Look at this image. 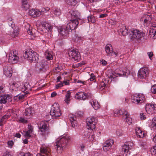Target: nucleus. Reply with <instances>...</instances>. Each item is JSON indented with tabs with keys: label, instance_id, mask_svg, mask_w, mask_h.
I'll return each instance as SVG.
<instances>
[{
	"label": "nucleus",
	"instance_id": "nucleus-10",
	"mask_svg": "<svg viewBox=\"0 0 156 156\" xmlns=\"http://www.w3.org/2000/svg\"><path fill=\"white\" fill-rule=\"evenodd\" d=\"M68 54L69 56L75 61L79 62L81 59L80 53L77 49H73L69 51Z\"/></svg>",
	"mask_w": 156,
	"mask_h": 156
},
{
	"label": "nucleus",
	"instance_id": "nucleus-35",
	"mask_svg": "<svg viewBox=\"0 0 156 156\" xmlns=\"http://www.w3.org/2000/svg\"><path fill=\"white\" fill-rule=\"evenodd\" d=\"M26 97L25 94H20L17 95L14 97V100L15 101H18L20 99H22Z\"/></svg>",
	"mask_w": 156,
	"mask_h": 156
},
{
	"label": "nucleus",
	"instance_id": "nucleus-39",
	"mask_svg": "<svg viewBox=\"0 0 156 156\" xmlns=\"http://www.w3.org/2000/svg\"><path fill=\"white\" fill-rule=\"evenodd\" d=\"M66 3L69 5L75 6L77 3V0H66Z\"/></svg>",
	"mask_w": 156,
	"mask_h": 156
},
{
	"label": "nucleus",
	"instance_id": "nucleus-40",
	"mask_svg": "<svg viewBox=\"0 0 156 156\" xmlns=\"http://www.w3.org/2000/svg\"><path fill=\"white\" fill-rule=\"evenodd\" d=\"M70 94L71 93L69 91H68L66 95V99L65 100V101L67 104L69 103L70 101Z\"/></svg>",
	"mask_w": 156,
	"mask_h": 156
},
{
	"label": "nucleus",
	"instance_id": "nucleus-45",
	"mask_svg": "<svg viewBox=\"0 0 156 156\" xmlns=\"http://www.w3.org/2000/svg\"><path fill=\"white\" fill-rule=\"evenodd\" d=\"M106 84L103 81L101 83L100 85L99 86V88L101 90H102L105 88Z\"/></svg>",
	"mask_w": 156,
	"mask_h": 156
},
{
	"label": "nucleus",
	"instance_id": "nucleus-3",
	"mask_svg": "<svg viewBox=\"0 0 156 156\" xmlns=\"http://www.w3.org/2000/svg\"><path fill=\"white\" fill-rule=\"evenodd\" d=\"M39 131L43 140H46L50 134L49 126L46 122L41 121L38 126Z\"/></svg>",
	"mask_w": 156,
	"mask_h": 156
},
{
	"label": "nucleus",
	"instance_id": "nucleus-55",
	"mask_svg": "<svg viewBox=\"0 0 156 156\" xmlns=\"http://www.w3.org/2000/svg\"><path fill=\"white\" fill-rule=\"evenodd\" d=\"M106 145L103 144V148L104 151H107L110 150V148H109L108 147H106Z\"/></svg>",
	"mask_w": 156,
	"mask_h": 156
},
{
	"label": "nucleus",
	"instance_id": "nucleus-30",
	"mask_svg": "<svg viewBox=\"0 0 156 156\" xmlns=\"http://www.w3.org/2000/svg\"><path fill=\"white\" fill-rule=\"evenodd\" d=\"M126 111L125 109H115L113 111V116L114 117H117L119 115H123L124 114V113L126 112Z\"/></svg>",
	"mask_w": 156,
	"mask_h": 156
},
{
	"label": "nucleus",
	"instance_id": "nucleus-37",
	"mask_svg": "<svg viewBox=\"0 0 156 156\" xmlns=\"http://www.w3.org/2000/svg\"><path fill=\"white\" fill-rule=\"evenodd\" d=\"M42 26L44 27L47 30L50 31V32H51L53 28L52 26H51L50 24L46 23H43L42 24Z\"/></svg>",
	"mask_w": 156,
	"mask_h": 156
},
{
	"label": "nucleus",
	"instance_id": "nucleus-14",
	"mask_svg": "<svg viewBox=\"0 0 156 156\" xmlns=\"http://www.w3.org/2000/svg\"><path fill=\"white\" fill-rule=\"evenodd\" d=\"M12 100V98L9 95H2L0 96V110L2 107V104L9 102Z\"/></svg>",
	"mask_w": 156,
	"mask_h": 156
},
{
	"label": "nucleus",
	"instance_id": "nucleus-47",
	"mask_svg": "<svg viewBox=\"0 0 156 156\" xmlns=\"http://www.w3.org/2000/svg\"><path fill=\"white\" fill-rule=\"evenodd\" d=\"M76 116L78 117H81L83 115V112L80 111H78L76 113Z\"/></svg>",
	"mask_w": 156,
	"mask_h": 156
},
{
	"label": "nucleus",
	"instance_id": "nucleus-36",
	"mask_svg": "<svg viewBox=\"0 0 156 156\" xmlns=\"http://www.w3.org/2000/svg\"><path fill=\"white\" fill-rule=\"evenodd\" d=\"M120 31L123 36H125L127 34L128 30L126 27L125 26H122V28L120 29Z\"/></svg>",
	"mask_w": 156,
	"mask_h": 156
},
{
	"label": "nucleus",
	"instance_id": "nucleus-43",
	"mask_svg": "<svg viewBox=\"0 0 156 156\" xmlns=\"http://www.w3.org/2000/svg\"><path fill=\"white\" fill-rule=\"evenodd\" d=\"M18 121L19 122L22 123H27V120L22 117H20L18 119Z\"/></svg>",
	"mask_w": 156,
	"mask_h": 156
},
{
	"label": "nucleus",
	"instance_id": "nucleus-58",
	"mask_svg": "<svg viewBox=\"0 0 156 156\" xmlns=\"http://www.w3.org/2000/svg\"><path fill=\"white\" fill-rule=\"evenodd\" d=\"M147 54L150 60H151L152 59V56H153V53L152 52H148Z\"/></svg>",
	"mask_w": 156,
	"mask_h": 156
},
{
	"label": "nucleus",
	"instance_id": "nucleus-38",
	"mask_svg": "<svg viewBox=\"0 0 156 156\" xmlns=\"http://www.w3.org/2000/svg\"><path fill=\"white\" fill-rule=\"evenodd\" d=\"M53 14L56 16H59L61 14V11L60 9L58 8H54L52 9Z\"/></svg>",
	"mask_w": 156,
	"mask_h": 156
},
{
	"label": "nucleus",
	"instance_id": "nucleus-50",
	"mask_svg": "<svg viewBox=\"0 0 156 156\" xmlns=\"http://www.w3.org/2000/svg\"><path fill=\"white\" fill-rule=\"evenodd\" d=\"M151 152L152 154L156 155V146H154L151 149Z\"/></svg>",
	"mask_w": 156,
	"mask_h": 156
},
{
	"label": "nucleus",
	"instance_id": "nucleus-15",
	"mask_svg": "<svg viewBox=\"0 0 156 156\" xmlns=\"http://www.w3.org/2000/svg\"><path fill=\"white\" fill-rule=\"evenodd\" d=\"M145 110L148 114H151L156 113V105L147 104L145 106Z\"/></svg>",
	"mask_w": 156,
	"mask_h": 156
},
{
	"label": "nucleus",
	"instance_id": "nucleus-42",
	"mask_svg": "<svg viewBox=\"0 0 156 156\" xmlns=\"http://www.w3.org/2000/svg\"><path fill=\"white\" fill-rule=\"evenodd\" d=\"M45 54L47 59L50 60L53 59V56L51 52L47 51L45 52Z\"/></svg>",
	"mask_w": 156,
	"mask_h": 156
},
{
	"label": "nucleus",
	"instance_id": "nucleus-52",
	"mask_svg": "<svg viewBox=\"0 0 156 156\" xmlns=\"http://www.w3.org/2000/svg\"><path fill=\"white\" fill-rule=\"evenodd\" d=\"M151 90L152 93L156 94V85L153 86L151 88Z\"/></svg>",
	"mask_w": 156,
	"mask_h": 156
},
{
	"label": "nucleus",
	"instance_id": "nucleus-16",
	"mask_svg": "<svg viewBox=\"0 0 156 156\" xmlns=\"http://www.w3.org/2000/svg\"><path fill=\"white\" fill-rule=\"evenodd\" d=\"M79 23L78 19H73L70 20V22L67 24L66 26L69 28V30L72 31L73 30H75L77 26Z\"/></svg>",
	"mask_w": 156,
	"mask_h": 156
},
{
	"label": "nucleus",
	"instance_id": "nucleus-48",
	"mask_svg": "<svg viewBox=\"0 0 156 156\" xmlns=\"http://www.w3.org/2000/svg\"><path fill=\"white\" fill-rule=\"evenodd\" d=\"M90 21L92 23H95V20L94 17L92 16H88V21Z\"/></svg>",
	"mask_w": 156,
	"mask_h": 156
},
{
	"label": "nucleus",
	"instance_id": "nucleus-60",
	"mask_svg": "<svg viewBox=\"0 0 156 156\" xmlns=\"http://www.w3.org/2000/svg\"><path fill=\"white\" fill-rule=\"evenodd\" d=\"M27 30V32L28 34L30 35H32L33 34L32 31L30 28H28Z\"/></svg>",
	"mask_w": 156,
	"mask_h": 156
},
{
	"label": "nucleus",
	"instance_id": "nucleus-11",
	"mask_svg": "<svg viewBox=\"0 0 156 156\" xmlns=\"http://www.w3.org/2000/svg\"><path fill=\"white\" fill-rule=\"evenodd\" d=\"M105 50L107 55L109 56H113L114 57H116L120 54L117 51H113L112 46L110 44H108L106 45Z\"/></svg>",
	"mask_w": 156,
	"mask_h": 156
},
{
	"label": "nucleus",
	"instance_id": "nucleus-44",
	"mask_svg": "<svg viewBox=\"0 0 156 156\" xmlns=\"http://www.w3.org/2000/svg\"><path fill=\"white\" fill-rule=\"evenodd\" d=\"M19 32L17 30H15L13 31L11 35L12 37H15L17 36L19 34Z\"/></svg>",
	"mask_w": 156,
	"mask_h": 156
},
{
	"label": "nucleus",
	"instance_id": "nucleus-54",
	"mask_svg": "<svg viewBox=\"0 0 156 156\" xmlns=\"http://www.w3.org/2000/svg\"><path fill=\"white\" fill-rule=\"evenodd\" d=\"M20 155L21 156H33L32 154L29 153H27L24 154L23 153L21 152L20 153Z\"/></svg>",
	"mask_w": 156,
	"mask_h": 156
},
{
	"label": "nucleus",
	"instance_id": "nucleus-5",
	"mask_svg": "<svg viewBox=\"0 0 156 156\" xmlns=\"http://www.w3.org/2000/svg\"><path fill=\"white\" fill-rule=\"evenodd\" d=\"M98 121L97 118L92 116L88 119V133L90 132L89 137H91L90 141H93L94 139L93 136L94 135V130H95V125Z\"/></svg>",
	"mask_w": 156,
	"mask_h": 156
},
{
	"label": "nucleus",
	"instance_id": "nucleus-64",
	"mask_svg": "<svg viewBox=\"0 0 156 156\" xmlns=\"http://www.w3.org/2000/svg\"><path fill=\"white\" fill-rule=\"evenodd\" d=\"M75 40L76 41H78V40H79V39H80L81 38V37H80L78 36V35L76 34L75 35Z\"/></svg>",
	"mask_w": 156,
	"mask_h": 156
},
{
	"label": "nucleus",
	"instance_id": "nucleus-26",
	"mask_svg": "<svg viewBox=\"0 0 156 156\" xmlns=\"http://www.w3.org/2000/svg\"><path fill=\"white\" fill-rule=\"evenodd\" d=\"M122 119L123 120H125L129 125L131 124L132 122V119L129 116V114L127 111L124 113V114L122 117Z\"/></svg>",
	"mask_w": 156,
	"mask_h": 156
},
{
	"label": "nucleus",
	"instance_id": "nucleus-25",
	"mask_svg": "<svg viewBox=\"0 0 156 156\" xmlns=\"http://www.w3.org/2000/svg\"><path fill=\"white\" fill-rule=\"evenodd\" d=\"M69 118L72 126L73 128L75 127L77 123L76 117L73 114H70L69 115Z\"/></svg>",
	"mask_w": 156,
	"mask_h": 156
},
{
	"label": "nucleus",
	"instance_id": "nucleus-18",
	"mask_svg": "<svg viewBox=\"0 0 156 156\" xmlns=\"http://www.w3.org/2000/svg\"><path fill=\"white\" fill-rule=\"evenodd\" d=\"M58 31L59 34L64 37H67L69 32L70 31L69 28L68 27H60L58 29Z\"/></svg>",
	"mask_w": 156,
	"mask_h": 156
},
{
	"label": "nucleus",
	"instance_id": "nucleus-23",
	"mask_svg": "<svg viewBox=\"0 0 156 156\" xmlns=\"http://www.w3.org/2000/svg\"><path fill=\"white\" fill-rule=\"evenodd\" d=\"M29 13L30 15L33 17H35L41 15V12L40 11L34 9H31L30 10Z\"/></svg>",
	"mask_w": 156,
	"mask_h": 156
},
{
	"label": "nucleus",
	"instance_id": "nucleus-59",
	"mask_svg": "<svg viewBox=\"0 0 156 156\" xmlns=\"http://www.w3.org/2000/svg\"><path fill=\"white\" fill-rule=\"evenodd\" d=\"M83 136L84 138H86L87 139L88 136V132L86 131L84 132L83 133Z\"/></svg>",
	"mask_w": 156,
	"mask_h": 156
},
{
	"label": "nucleus",
	"instance_id": "nucleus-49",
	"mask_svg": "<svg viewBox=\"0 0 156 156\" xmlns=\"http://www.w3.org/2000/svg\"><path fill=\"white\" fill-rule=\"evenodd\" d=\"M50 9L48 7H46V8H41V12L43 13H45L48 11Z\"/></svg>",
	"mask_w": 156,
	"mask_h": 156
},
{
	"label": "nucleus",
	"instance_id": "nucleus-56",
	"mask_svg": "<svg viewBox=\"0 0 156 156\" xmlns=\"http://www.w3.org/2000/svg\"><path fill=\"white\" fill-rule=\"evenodd\" d=\"M63 86V83L61 82L60 83L57 84L55 85V88L57 89L59 87H61Z\"/></svg>",
	"mask_w": 156,
	"mask_h": 156
},
{
	"label": "nucleus",
	"instance_id": "nucleus-20",
	"mask_svg": "<svg viewBox=\"0 0 156 156\" xmlns=\"http://www.w3.org/2000/svg\"><path fill=\"white\" fill-rule=\"evenodd\" d=\"M40 152L46 156H50L51 154L50 149L44 144L43 145L40 147Z\"/></svg>",
	"mask_w": 156,
	"mask_h": 156
},
{
	"label": "nucleus",
	"instance_id": "nucleus-17",
	"mask_svg": "<svg viewBox=\"0 0 156 156\" xmlns=\"http://www.w3.org/2000/svg\"><path fill=\"white\" fill-rule=\"evenodd\" d=\"M148 74V69L147 67H143L140 69L138 71V76L141 78H146Z\"/></svg>",
	"mask_w": 156,
	"mask_h": 156
},
{
	"label": "nucleus",
	"instance_id": "nucleus-2",
	"mask_svg": "<svg viewBox=\"0 0 156 156\" xmlns=\"http://www.w3.org/2000/svg\"><path fill=\"white\" fill-rule=\"evenodd\" d=\"M70 137L68 135L63 136L60 139H58L55 143V147L58 153H61L64 148L68 144Z\"/></svg>",
	"mask_w": 156,
	"mask_h": 156
},
{
	"label": "nucleus",
	"instance_id": "nucleus-41",
	"mask_svg": "<svg viewBox=\"0 0 156 156\" xmlns=\"http://www.w3.org/2000/svg\"><path fill=\"white\" fill-rule=\"evenodd\" d=\"M113 143L114 141L112 139H109L106 140L104 144V145H108L111 147L113 144Z\"/></svg>",
	"mask_w": 156,
	"mask_h": 156
},
{
	"label": "nucleus",
	"instance_id": "nucleus-53",
	"mask_svg": "<svg viewBox=\"0 0 156 156\" xmlns=\"http://www.w3.org/2000/svg\"><path fill=\"white\" fill-rule=\"evenodd\" d=\"M90 77L89 79H88V81L89 80L90 81L94 80L95 79V76L94 75V74L91 73L90 76Z\"/></svg>",
	"mask_w": 156,
	"mask_h": 156
},
{
	"label": "nucleus",
	"instance_id": "nucleus-6",
	"mask_svg": "<svg viewBox=\"0 0 156 156\" xmlns=\"http://www.w3.org/2000/svg\"><path fill=\"white\" fill-rule=\"evenodd\" d=\"M25 59L31 62H36L38 60V55L36 52L31 50H27L23 55Z\"/></svg>",
	"mask_w": 156,
	"mask_h": 156
},
{
	"label": "nucleus",
	"instance_id": "nucleus-63",
	"mask_svg": "<svg viewBox=\"0 0 156 156\" xmlns=\"http://www.w3.org/2000/svg\"><path fill=\"white\" fill-rule=\"evenodd\" d=\"M107 16V14H101L100 15L99 17L101 18H104Z\"/></svg>",
	"mask_w": 156,
	"mask_h": 156
},
{
	"label": "nucleus",
	"instance_id": "nucleus-9",
	"mask_svg": "<svg viewBox=\"0 0 156 156\" xmlns=\"http://www.w3.org/2000/svg\"><path fill=\"white\" fill-rule=\"evenodd\" d=\"M51 115L54 118L59 117L61 115V111L58 107V105L55 104L51 108L50 112Z\"/></svg>",
	"mask_w": 156,
	"mask_h": 156
},
{
	"label": "nucleus",
	"instance_id": "nucleus-13",
	"mask_svg": "<svg viewBox=\"0 0 156 156\" xmlns=\"http://www.w3.org/2000/svg\"><path fill=\"white\" fill-rule=\"evenodd\" d=\"M90 98V100L89 103L91 106L95 110H96L100 108V105L98 102L93 98V97L91 94L88 93V99Z\"/></svg>",
	"mask_w": 156,
	"mask_h": 156
},
{
	"label": "nucleus",
	"instance_id": "nucleus-31",
	"mask_svg": "<svg viewBox=\"0 0 156 156\" xmlns=\"http://www.w3.org/2000/svg\"><path fill=\"white\" fill-rule=\"evenodd\" d=\"M69 13L71 15V18H74L76 19H78L80 16V12L76 10H72L69 12Z\"/></svg>",
	"mask_w": 156,
	"mask_h": 156
},
{
	"label": "nucleus",
	"instance_id": "nucleus-33",
	"mask_svg": "<svg viewBox=\"0 0 156 156\" xmlns=\"http://www.w3.org/2000/svg\"><path fill=\"white\" fill-rule=\"evenodd\" d=\"M39 67L41 69H47L48 67V64L46 60L43 59L39 63Z\"/></svg>",
	"mask_w": 156,
	"mask_h": 156
},
{
	"label": "nucleus",
	"instance_id": "nucleus-32",
	"mask_svg": "<svg viewBox=\"0 0 156 156\" xmlns=\"http://www.w3.org/2000/svg\"><path fill=\"white\" fill-rule=\"evenodd\" d=\"M136 133L138 137L139 138H143L144 136L145 133L139 128H137L135 129Z\"/></svg>",
	"mask_w": 156,
	"mask_h": 156
},
{
	"label": "nucleus",
	"instance_id": "nucleus-28",
	"mask_svg": "<svg viewBox=\"0 0 156 156\" xmlns=\"http://www.w3.org/2000/svg\"><path fill=\"white\" fill-rule=\"evenodd\" d=\"M33 127L31 126H28V130L25 132L24 134L25 136L27 138H29L33 135Z\"/></svg>",
	"mask_w": 156,
	"mask_h": 156
},
{
	"label": "nucleus",
	"instance_id": "nucleus-21",
	"mask_svg": "<svg viewBox=\"0 0 156 156\" xmlns=\"http://www.w3.org/2000/svg\"><path fill=\"white\" fill-rule=\"evenodd\" d=\"M23 86L21 89V90L24 92L25 95L29 93V91L31 90V87L28 82H25L23 84Z\"/></svg>",
	"mask_w": 156,
	"mask_h": 156
},
{
	"label": "nucleus",
	"instance_id": "nucleus-4",
	"mask_svg": "<svg viewBox=\"0 0 156 156\" xmlns=\"http://www.w3.org/2000/svg\"><path fill=\"white\" fill-rule=\"evenodd\" d=\"M115 74L112 73V74L108 75V77L110 79H111V81L117 77L115 74L118 75L119 76H127L130 73V71L126 67L116 69L115 72Z\"/></svg>",
	"mask_w": 156,
	"mask_h": 156
},
{
	"label": "nucleus",
	"instance_id": "nucleus-1",
	"mask_svg": "<svg viewBox=\"0 0 156 156\" xmlns=\"http://www.w3.org/2000/svg\"><path fill=\"white\" fill-rule=\"evenodd\" d=\"M151 15L150 14L144 15L142 18V21H144L146 26H150L149 30V34L150 37L156 38V24L153 23L149 24V22L151 20Z\"/></svg>",
	"mask_w": 156,
	"mask_h": 156
},
{
	"label": "nucleus",
	"instance_id": "nucleus-57",
	"mask_svg": "<svg viewBox=\"0 0 156 156\" xmlns=\"http://www.w3.org/2000/svg\"><path fill=\"white\" fill-rule=\"evenodd\" d=\"M140 116L141 120H144L146 118L145 115L144 114V113H140Z\"/></svg>",
	"mask_w": 156,
	"mask_h": 156
},
{
	"label": "nucleus",
	"instance_id": "nucleus-27",
	"mask_svg": "<svg viewBox=\"0 0 156 156\" xmlns=\"http://www.w3.org/2000/svg\"><path fill=\"white\" fill-rule=\"evenodd\" d=\"M9 88L12 91H16L18 90L19 85L15 81L11 82L9 84Z\"/></svg>",
	"mask_w": 156,
	"mask_h": 156
},
{
	"label": "nucleus",
	"instance_id": "nucleus-12",
	"mask_svg": "<svg viewBox=\"0 0 156 156\" xmlns=\"http://www.w3.org/2000/svg\"><path fill=\"white\" fill-rule=\"evenodd\" d=\"M18 52L16 51H11L9 54V61L12 63H16L19 59Z\"/></svg>",
	"mask_w": 156,
	"mask_h": 156
},
{
	"label": "nucleus",
	"instance_id": "nucleus-8",
	"mask_svg": "<svg viewBox=\"0 0 156 156\" xmlns=\"http://www.w3.org/2000/svg\"><path fill=\"white\" fill-rule=\"evenodd\" d=\"M131 100L133 103L140 105L144 101V95L141 94H135L132 96Z\"/></svg>",
	"mask_w": 156,
	"mask_h": 156
},
{
	"label": "nucleus",
	"instance_id": "nucleus-24",
	"mask_svg": "<svg viewBox=\"0 0 156 156\" xmlns=\"http://www.w3.org/2000/svg\"><path fill=\"white\" fill-rule=\"evenodd\" d=\"M34 110L32 108H26L24 112L23 115L26 118H30L33 115Z\"/></svg>",
	"mask_w": 156,
	"mask_h": 156
},
{
	"label": "nucleus",
	"instance_id": "nucleus-34",
	"mask_svg": "<svg viewBox=\"0 0 156 156\" xmlns=\"http://www.w3.org/2000/svg\"><path fill=\"white\" fill-rule=\"evenodd\" d=\"M22 8L24 9V10H27L30 7V5L28 3L27 0H22Z\"/></svg>",
	"mask_w": 156,
	"mask_h": 156
},
{
	"label": "nucleus",
	"instance_id": "nucleus-29",
	"mask_svg": "<svg viewBox=\"0 0 156 156\" xmlns=\"http://www.w3.org/2000/svg\"><path fill=\"white\" fill-rule=\"evenodd\" d=\"M87 95L83 92H80L76 94L75 97L76 99L85 100L87 98Z\"/></svg>",
	"mask_w": 156,
	"mask_h": 156
},
{
	"label": "nucleus",
	"instance_id": "nucleus-61",
	"mask_svg": "<svg viewBox=\"0 0 156 156\" xmlns=\"http://www.w3.org/2000/svg\"><path fill=\"white\" fill-rule=\"evenodd\" d=\"M151 126L154 129L156 128V124L152 120Z\"/></svg>",
	"mask_w": 156,
	"mask_h": 156
},
{
	"label": "nucleus",
	"instance_id": "nucleus-51",
	"mask_svg": "<svg viewBox=\"0 0 156 156\" xmlns=\"http://www.w3.org/2000/svg\"><path fill=\"white\" fill-rule=\"evenodd\" d=\"M116 134L118 136H121L123 133V132L120 129H118L116 131Z\"/></svg>",
	"mask_w": 156,
	"mask_h": 156
},
{
	"label": "nucleus",
	"instance_id": "nucleus-19",
	"mask_svg": "<svg viewBox=\"0 0 156 156\" xmlns=\"http://www.w3.org/2000/svg\"><path fill=\"white\" fill-rule=\"evenodd\" d=\"M3 73L6 76L11 77L12 76V73L11 67L7 64L4 65L3 68Z\"/></svg>",
	"mask_w": 156,
	"mask_h": 156
},
{
	"label": "nucleus",
	"instance_id": "nucleus-7",
	"mask_svg": "<svg viewBox=\"0 0 156 156\" xmlns=\"http://www.w3.org/2000/svg\"><path fill=\"white\" fill-rule=\"evenodd\" d=\"M129 33V36L132 41H136L140 40L143 36V33L136 29H131Z\"/></svg>",
	"mask_w": 156,
	"mask_h": 156
},
{
	"label": "nucleus",
	"instance_id": "nucleus-46",
	"mask_svg": "<svg viewBox=\"0 0 156 156\" xmlns=\"http://www.w3.org/2000/svg\"><path fill=\"white\" fill-rule=\"evenodd\" d=\"M14 144V143L12 140L8 141L7 142L8 147L10 148L12 147Z\"/></svg>",
	"mask_w": 156,
	"mask_h": 156
},
{
	"label": "nucleus",
	"instance_id": "nucleus-62",
	"mask_svg": "<svg viewBox=\"0 0 156 156\" xmlns=\"http://www.w3.org/2000/svg\"><path fill=\"white\" fill-rule=\"evenodd\" d=\"M3 156H12L10 153L8 151H6L4 153Z\"/></svg>",
	"mask_w": 156,
	"mask_h": 156
},
{
	"label": "nucleus",
	"instance_id": "nucleus-22",
	"mask_svg": "<svg viewBox=\"0 0 156 156\" xmlns=\"http://www.w3.org/2000/svg\"><path fill=\"white\" fill-rule=\"evenodd\" d=\"M133 144L130 143L127 145L125 144L122 146V153L124 154H125V155H127V154L128 153L129 150L132 149V147L133 146Z\"/></svg>",
	"mask_w": 156,
	"mask_h": 156
}]
</instances>
